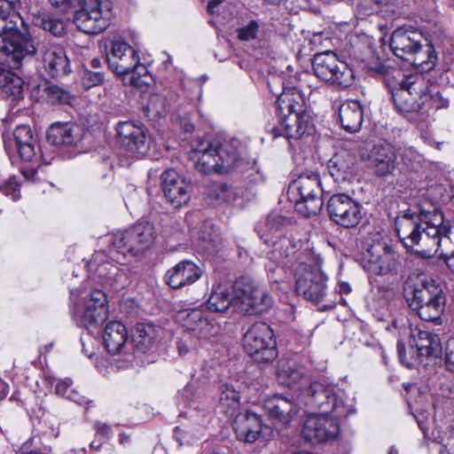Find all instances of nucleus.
<instances>
[{
	"label": "nucleus",
	"instance_id": "nucleus-1",
	"mask_svg": "<svg viewBox=\"0 0 454 454\" xmlns=\"http://www.w3.org/2000/svg\"><path fill=\"white\" fill-rule=\"evenodd\" d=\"M430 207H419V212L404 210L395 217V232L407 251L422 259L445 257L448 268L454 272V254L448 256L441 249L442 243L449 239L450 225L440 209L434 205Z\"/></svg>",
	"mask_w": 454,
	"mask_h": 454
},
{
	"label": "nucleus",
	"instance_id": "nucleus-2",
	"mask_svg": "<svg viewBox=\"0 0 454 454\" xmlns=\"http://www.w3.org/2000/svg\"><path fill=\"white\" fill-rule=\"evenodd\" d=\"M19 0H0V63L20 68L22 62L35 56L37 47L17 12Z\"/></svg>",
	"mask_w": 454,
	"mask_h": 454
},
{
	"label": "nucleus",
	"instance_id": "nucleus-3",
	"mask_svg": "<svg viewBox=\"0 0 454 454\" xmlns=\"http://www.w3.org/2000/svg\"><path fill=\"white\" fill-rule=\"evenodd\" d=\"M241 144L236 139L224 140L214 145L208 140L199 139L190 153L194 168L203 174H227L232 171L254 169V166L241 157Z\"/></svg>",
	"mask_w": 454,
	"mask_h": 454
},
{
	"label": "nucleus",
	"instance_id": "nucleus-4",
	"mask_svg": "<svg viewBox=\"0 0 454 454\" xmlns=\"http://www.w3.org/2000/svg\"><path fill=\"white\" fill-rule=\"evenodd\" d=\"M389 46L397 58L410 61L420 72L433 70L438 60L434 45L419 28L411 25L395 28L391 35Z\"/></svg>",
	"mask_w": 454,
	"mask_h": 454
},
{
	"label": "nucleus",
	"instance_id": "nucleus-5",
	"mask_svg": "<svg viewBox=\"0 0 454 454\" xmlns=\"http://www.w3.org/2000/svg\"><path fill=\"white\" fill-rule=\"evenodd\" d=\"M404 298L421 320L442 325L447 295L441 282L426 278L419 285L406 283Z\"/></svg>",
	"mask_w": 454,
	"mask_h": 454
},
{
	"label": "nucleus",
	"instance_id": "nucleus-6",
	"mask_svg": "<svg viewBox=\"0 0 454 454\" xmlns=\"http://www.w3.org/2000/svg\"><path fill=\"white\" fill-rule=\"evenodd\" d=\"M301 95L290 91L281 93L276 101L279 114V124L271 130L273 137L280 136L286 139H299L313 129L310 117L300 103Z\"/></svg>",
	"mask_w": 454,
	"mask_h": 454
},
{
	"label": "nucleus",
	"instance_id": "nucleus-7",
	"mask_svg": "<svg viewBox=\"0 0 454 454\" xmlns=\"http://www.w3.org/2000/svg\"><path fill=\"white\" fill-rule=\"evenodd\" d=\"M409 356L402 340H398L396 344L399 360L407 368L427 367L441 356L442 347L437 334L409 327Z\"/></svg>",
	"mask_w": 454,
	"mask_h": 454
},
{
	"label": "nucleus",
	"instance_id": "nucleus-8",
	"mask_svg": "<svg viewBox=\"0 0 454 454\" xmlns=\"http://www.w3.org/2000/svg\"><path fill=\"white\" fill-rule=\"evenodd\" d=\"M106 61L116 74H130V83L134 86H139L140 78L148 72L146 67L140 63L137 51L122 40L111 42L110 48H106Z\"/></svg>",
	"mask_w": 454,
	"mask_h": 454
},
{
	"label": "nucleus",
	"instance_id": "nucleus-9",
	"mask_svg": "<svg viewBox=\"0 0 454 454\" xmlns=\"http://www.w3.org/2000/svg\"><path fill=\"white\" fill-rule=\"evenodd\" d=\"M314 74L320 80L339 88L345 89L354 82L353 69L332 50H325L314 54L312 59Z\"/></svg>",
	"mask_w": 454,
	"mask_h": 454
},
{
	"label": "nucleus",
	"instance_id": "nucleus-10",
	"mask_svg": "<svg viewBox=\"0 0 454 454\" xmlns=\"http://www.w3.org/2000/svg\"><path fill=\"white\" fill-rule=\"evenodd\" d=\"M309 403L322 413H335L336 417H348L356 412L354 402L344 392L318 381L312 382L306 389Z\"/></svg>",
	"mask_w": 454,
	"mask_h": 454
},
{
	"label": "nucleus",
	"instance_id": "nucleus-11",
	"mask_svg": "<svg viewBox=\"0 0 454 454\" xmlns=\"http://www.w3.org/2000/svg\"><path fill=\"white\" fill-rule=\"evenodd\" d=\"M300 199L295 203V210L306 217L317 215L324 205L322 182L319 174L306 172L301 174L290 185Z\"/></svg>",
	"mask_w": 454,
	"mask_h": 454
},
{
	"label": "nucleus",
	"instance_id": "nucleus-12",
	"mask_svg": "<svg viewBox=\"0 0 454 454\" xmlns=\"http://www.w3.org/2000/svg\"><path fill=\"white\" fill-rule=\"evenodd\" d=\"M364 270L376 276L397 273L401 258L390 240L379 239L368 247L361 262Z\"/></svg>",
	"mask_w": 454,
	"mask_h": 454
},
{
	"label": "nucleus",
	"instance_id": "nucleus-13",
	"mask_svg": "<svg viewBox=\"0 0 454 454\" xmlns=\"http://www.w3.org/2000/svg\"><path fill=\"white\" fill-rule=\"evenodd\" d=\"M74 12V23L85 34L97 35L110 25L112 5L107 0H84Z\"/></svg>",
	"mask_w": 454,
	"mask_h": 454
},
{
	"label": "nucleus",
	"instance_id": "nucleus-14",
	"mask_svg": "<svg viewBox=\"0 0 454 454\" xmlns=\"http://www.w3.org/2000/svg\"><path fill=\"white\" fill-rule=\"evenodd\" d=\"M245 351L257 363L273 361L277 356V342L273 330L264 322L252 325L243 337Z\"/></svg>",
	"mask_w": 454,
	"mask_h": 454
},
{
	"label": "nucleus",
	"instance_id": "nucleus-15",
	"mask_svg": "<svg viewBox=\"0 0 454 454\" xmlns=\"http://www.w3.org/2000/svg\"><path fill=\"white\" fill-rule=\"evenodd\" d=\"M153 223L139 221L114 236L113 244L119 253L137 256L149 249L155 240Z\"/></svg>",
	"mask_w": 454,
	"mask_h": 454
},
{
	"label": "nucleus",
	"instance_id": "nucleus-16",
	"mask_svg": "<svg viewBox=\"0 0 454 454\" xmlns=\"http://www.w3.org/2000/svg\"><path fill=\"white\" fill-rule=\"evenodd\" d=\"M407 87L394 93L392 101L395 110L403 117L412 120L416 114H425V92L427 90V80L424 77H411Z\"/></svg>",
	"mask_w": 454,
	"mask_h": 454
},
{
	"label": "nucleus",
	"instance_id": "nucleus-17",
	"mask_svg": "<svg viewBox=\"0 0 454 454\" xmlns=\"http://www.w3.org/2000/svg\"><path fill=\"white\" fill-rule=\"evenodd\" d=\"M325 207L330 220L342 228H355L363 219L362 204L348 193L333 194Z\"/></svg>",
	"mask_w": 454,
	"mask_h": 454
},
{
	"label": "nucleus",
	"instance_id": "nucleus-18",
	"mask_svg": "<svg viewBox=\"0 0 454 454\" xmlns=\"http://www.w3.org/2000/svg\"><path fill=\"white\" fill-rule=\"evenodd\" d=\"M295 291L315 303L326 294L327 276L317 266L300 263L294 271Z\"/></svg>",
	"mask_w": 454,
	"mask_h": 454
},
{
	"label": "nucleus",
	"instance_id": "nucleus-19",
	"mask_svg": "<svg viewBox=\"0 0 454 454\" xmlns=\"http://www.w3.org/2000/svg\"><path fill=\"white\" fill-rule=\"evenodd\" d=\"M335 413H314L307 417L301 434L307 442L313 444L335 439L340 431V419Z\"/></svg>",
	"mask_w": 454,
	"mask_h": 454
},
{
	"label": "nucleus",
	"instance_id": "nucleus-20",
	"mask_svg": "<svg viewBox=\"0 0 454 454\" xmlns=\"http://www.w3.org/2000/svg\"><path fill=\"white\" fill-rule=\"evenodd\" d=\"M115 131L117 142L134 157L141 158L148 153L150 144L141 126L130 121H119Z\"/></svg>",
	"mask_w": 454,
	"mask_h": 454
},
{
	"label": "nucleus",
	"instance_id": "nucleus-21",
	"mask_svg": "<svg viewBox=\"0 0 454 454\" xmlns=\"http://www.w3.org/2000/svg\"><path fill=\"white\" fill-rule=\"evenodd\" d=\"M238 304L247 306L242 309L247 313H262L267 310L272 302L267 292L253 282L240 279L234 284Z\"/></svg>",
	"mask_w": 454,
	"mask_h": 454
},
{
	"label": "nucleus",
	"instance_id": "nucleus-22",
	"mask_svg": "<svg viewBox=\"0 0 454 454\" xmlns=\"http://www.w3.org/2000/svg\"><path fill=\"white\" fill-rule=\"evenodd\" d=\"M108 317V305L106 294L99 289L91 290L84 297V310L80 325L89 332H92Z\"/></svg>",
	"mask_w": 454,
	"mask_h": 454
},
{
	"label": "nucleus",
	"instance_id": "nucleus-23",
	"mask_svg": "<svg viewBox=\"0 0 454 454\" xmlns=\"http://www.w3.org/2000/svg\"><path fill=\"white\" fill-rule=\"evenodd\" d=\"M164 196L175 208L186 205L191 198L192 185L174 169L164 171L161 176Z\"/></svg>",
	"mask_w": 454,
	"mask_h": 454
},
{
	"label": "nucleus",
	"instance_id": "nucleus-24",
	"mask_svg": "<svg viewBox=\"0 0 454 454\" xmlns=\"http://www.w3.org/2000/svg\"><path fill=\"white\" fill-rule=\"evenodd\" d=\"M369 163L375 176L386 177L397 168V149L386 141L375 144L369 154Z\"/></svg>",
	"mask_w": 454,
	"mask_h": 454
},
{
	"label": "nucleus",
	"instance_id": "nucleus-25",
	"mask_svg": "<svg viewBox=\"0 0 454 454\" xmlns=\"http://www.w3.org/2000/svg\"><path fill=\"white\" fill-rule=\"evenodd\" d=\"M177 321L198 338H208L218 333L219 326L212 324L201 308L182 309L176 314Z\"/></svg>",
	"mask_w": 454,
	"mask_h": 454
},
{
	"label": "nucleus",
	"instance_id": "nucleus-26",
	"mask_svg": "<svg viewBox=\"0 0 454 454\" xmlns=\"http://www.w3.org/2000/svg\"><path fill=\"white\" fill-rule=\"evenodd\" d=\"M263 407L275 427H280L289 425L299 411V407L294 399L278 394L267 398Z\"/></svg>",
	"mask_w": 454,
	"mask_h": 454
},
{
	"label": "nucleus",
	"instance_id": "nucleus-27",
	"mask_svg": "<svg viewBox=\"0 0 454 454\" xmlns=\"http://www.w3.org/2000/svg\"><path fill=\"white\" fill-rule=\"evenodd\" d=\"M232 427L239 441L253 443L262 434L264 425L260 415L245 411L235 416Z\"/></svg>",
	"mask_w": 454,
	"mask_h": 454
},
{
	"label": "nucleus",
	"instance_id": "nucleus-28",
	"mask_svg": "<svg viewBox=\"0 0 454 454\" xmlns=\"http://www.w3.org/2000/svg\"><path fill=\"white\" fill-rule=\"evenodd\" d=\"M42 62L45 73L51 78H60L71 73L69 59L59 44H50L43 51Z\"/></svg>",
	"mask_w": 454,
	"mask_h": 454
},
{
	"label": "nucleus",
	"instance_id": "nucleus-29",
	"mask_svg": "<svg viewBox=\"0 0 454 454\" xmlns=\"http://www.w3.org/2000/svg\"><path fill=\"white\" fill-rule=\"evenodd\" d=\"M202 275L201 269L189 260H184L165 274L166 283L173 289H180L195 283Z\"/></svg>",
	"mask_w": 454,
	"mask_h": 454
},
{
	"label": "nucleus",
	"instance_id": "nucleus-30",
	"mask_svg": "<svg viewBox=\"0 0 454 454\" xmlns=\"http://www.w3.org/2000/svg\"><path fill=\"white\" fill-rule=\"evenodd\" d=\"M46 137L51 145L74 146L82 138V129L74 122H55L48 129Z\"/></svg>",
	"mask_w": 454,
	"mask_h": 454
},
{
	"label": "nucleus",
	"instance_id": "nucleus-31",
	"mask_svg": "<svg viewBox=\"0 0 454 454\" xmlns=\"http://www.w3.org/2000/svg\"><path fill=\"white\" fill-rule=\"evenodd\" d=\"M238 305L234 286L218 284L213 286L207 300L208 310L215 313H224L230 308Z\"/></svg>",
	"mask_w": 454,
	"mask_h": 454
},
{
	"label": "nucleus",
	"instance_id": "nucleus-32",
	"mask_svg": "<svg viewBox=\"0 0 454 454\" xmlns=\"http://www.w3.org/2000/svg\"><path fill=\"white\" fill-rule=\"evenodd\" d=\"M339 120L343 129L349 133L360 130L364 108L358 100H346L339 106Z\"/></svg>",
	"mask_w": 454,
	"mask_h": 454
},
{
	"label": "nucleus",
	"instance_id": "nucleus-33",
	"mask_svg": "<svg viewBox=\"0 0 454 454\" xmlns=\"http://www.w3.org/2000/svg\"><path fill=\"white\" fill-rule=\"evenodd\" d=\"M103 341L106 349L112 355L123 350L129 339L128 330L121 321H110L103 332Z\"/></svg>",
	"mask_w": 454,
	"mask_h": 454
},
{
	"label": "nucleus",
	"instance_id": "nucleus-34",
	"mask_svg": "<svg viewBox=\"0 0 454 454\" xmlns=\"http://www.w3.org/2000/svg\"><path fill=\"white\" fill-rule=\"evenodd\" d=\"M366 67L374 74H383L384 82L391 94V98L394 97V93L399 92L407 87V82L410 78L423 77L418 74L406 75L401 70L388 68L381 64H377L375 67L366 66Z\"/></svg>",
	"mask_w": 454,
	"mask_h": 454
},
{
	"label": "nucleus",
	"instance_id": "nucleus-35",
	"mask_svg": "<svg viewBox=\"0 0 454 454\" xmlns=\"http://www.w3.org/2000/svg\"><path fill=\"white\" fill-rule=\"evenodd\" d=\"M159 339L160 330L152 324H137L131 335V342L134 348L142 353L153 349Z\"/></svg>",
	"mask_w": 454,
	"mask_h": 454
},
{
	"label": "nucleus",
	"instance_id": "nucleus-36",
	"mask_svg": "<svg viewBox=\"0 0 454 454\" xmlns=\"http://www.w3.org/2000/svg\"><path fill=\"white\" fill-rule=\"evenodd\" d=\"M355 158L347 151L336 153L328 161L329 174L336 183H343L352 177Z\"/></svg>",
	"mask_w": 454,
	"mask_h": 454
},
{
	"label": "nucleus",
	"instance_id": "nucleus-37",
	"mask_svg": "<svg viewBox=\"0 0 454 454\" xmlns=\"http://www.w3.org/2000/svg\"><path fill=\"white\" fill-rule=\"evenodd\" d=\"M281 225V217L278 215L271 214L267 216L263 225H258L256 227L261 239H262L266 244H271L273 246L274 249L271 251V255L276 260L279 259L276 254L278 248H281L287 242L286 239H279L278 240L274 239L278 238L277 233Z\"/></svg>",
	"mask_w": 454,
	"mask_h": 454
},
{
	"label": "nucleus",
	"instance_id": "nucleus-38",
	"mask_svg": "<svg viewBox=\"0 0 454 454\" xmlns=\"http://www.w3.org/2000/svg\"><path fill=\"white\" fill-rule=\"evenodd\" d=\"M13 139L20 159L31 161L35 155V139L27 125L18 126L13 132Z\"/></svg>",
	"mask_w": 454,
	"mask_h": 454
},
{
	"label": "nucleus",
	"instance_id": "nucleus-39",
	"mask_svg": "<svg viewBox=\"0 0 454 454\" xmlns=\"http://www.w3.org/2000/svg\"><path fill=\"white\" fill-rule=\"evenodd\" d=\"M23 80L9 70L0 69V93L12 100L23 98Z\"/></svg>",
	"mask_w": 454,
	"mask_h": 454
},
{
	"label": "nucleus",
	"instance_id": "nucleus-40",
	"mask_svg": "<svg viewBox=\"0 0 454 454\" xmlns=\"http://www.w3.org/2000/svg\"><path fill=\"white\" fill-rule=\"evenodd\" d=\"M219 391V411L227 417L236 416L240 406L239 393L230 384H222Z\"/></svg>",
	"mask_w": 454,
	"mask_h": 454
},
{
	"label": "nucleus",
	"instance_id": "nucleus-41",
	"mask_svg": "<svg viewBox=\"0 0 454 454\" xmlns=\"http://www.w3.org/2000/svg\"><path fill=\"white\" fill-rule=\"evenodd\" d=\"M305 373L306 369L294 360L281 361L278 366V380L289 387L303 380Z\"/></svg>",
	"mask_w": 454,
	"mask_h": 454
},
{
	"label": "nucleus",
	"instance_id": "nucleus-42",
	"mask_svg": "<svg viewBox=\"0 0 454 454\" xmlns=\"http://www.w3.org/2000/svg\"><path fill=\"white\" fill-rule=\"evenodd\" d=\"M35 26L50 32L54 36H61L66 30L65 21L47 12L37 13L33 18Z\"/></svg>",
	"mask_w": 454,
	"mask_h": 454
},
{
	"label": "nucleus",
	"instance_id": "nucleus-43",
	"mask_svg": "<svg viewBox=\"0 0 454 454\" xmlns=\"http://www.w3.org/2000/svg\"><path fill=\"white\" fill-rule=\"evenodd\" d=\"M45 100L51 105H69L72 101L70 92L56 84H49L43 90Z\"/></svg>",
	"mask_w": 454,
	"mask_h": 454
},
{
	"label": "nucleus",
	"instance_id": "nucleus-44",
	"mask_svg": "<svg viewBox=\"0 0 454 454\" xmlns=\"http://www.w3.org/2000/svg\"><path fill=\"white\" fill-rule=\"evenodd\" d=\"M101 254H96L91 262H89V270L95 273L99 278L108 280L112 278L116 273L117 268L108 262L99 263L98 261Z\"/></svg>",
	"mask_w": 454,
	"mask_h": 454
},
{
	"label": "nucleus",
	"instance_id": "nucleus-45",
	"mask_svg": "<svg viewBox=\"0 0 454 454\" xmlns=\"http://www.w3.org/2000/svg\"><path fill=\"white\" fill-rule=\"evenodd\" d=\"M427 99L425 100V114L429 108L435 110L447 109L450 106V99L439 90H431L427 83V90L425 92Z\"/></svg>",
	"mask_w": 454,
	"mask_h": 454
},
{
	"label": "nucleus",
	"instance_id": "nucleus-46",
	"mask_svg": "<svg viewBox=\"0 0 454 454\" xmlns=\"http://www.w3.org/2000/svg\"><path fill=\"white\" fill-rule=\"evenodd\" d=\"M215 200L231 203L237 198L236 189L225 183L214 184L211 188Z\"/></svg>",
	"mask_w": 454,
	"mask_h": 454
},
{
	"label": "nucleus",
	"instance_id": "nucleus-47",
	"mask_svg": "<svg viewBox=\"0 0 454 454\" xmlns=\"http://www.w3.org/2000/svg\"><path fill=\"white\" fill-rule=\"evenodd\" d=\"M174 437L181 446L193 444L199 439L194 429L188 425L176 427L174 428Z\"/></svg>",
	"mask_w": 454,
	"mask_h": 454
},
{
	"label": "nucleus",
	"instance_id": "nucleus-48",
	"mask_svg": "<svg viewBox=\"0 0 454 454\" xmlns=\"http://www.w3.org/2000/svg\"><path fill=\"white\" fill-rule=\"evenodd\" d=\"M105 81V73L101 70H90L85 67L82 74V84L84 89L102 85Z\"/></svg>",
	"mask_w": 454,
	"mask_h": 454
},
{
	"label": "nucleus",
	"instance_id": "nucleus-49",
	"mask_svg": "<svg viewBox=\"0 0 454 454\" xmlns=\"http://www.w3.org/2000/svg\"><path fill=\"white\" fill-rule=\"evenodd\" d=\"M309 43L312 46L311 49L317 53L325 50H330L329 47L332 44V41L326 34L320 32L316 33L311 36Z\"/></svg>",
	"mask_w": 454,
	"mask_h": 454
},
{
	"label": "nucleus",
	"instance_id": "nucleus-50",
	"mask_svg": "<svg viewBox=\"0 0 454 454\" xmlns=\"http://www.w3.org/2000/svg\"><path fill=\"white\" fill-rule=\"evenodd\" d=\"M1 191L11 196L12 200H17L20 199V184L17 181L16 176L9 177L4 184L1 185Z\"/></svg>",
	"mask_w": 454,
	"mask_h": 454
},
{
	"label": "nucleus",
	"instance_id": "nucleus-51",
	"mask_svg": "<svg viewBox=\"0 0 454 454\" xmlns=\"http://www.w3.org/2000/svg\"><path fill=\"white\" fill-rule=\"evenodd\" d=\"M259 23L256 20H251L243 27L238 29V37L241 41H249L254 39L259 30Z\"/></svg>",
	"mask_w": 454,
	"mask_h": 454
},
{
	"label": "nucleus",
	"instance_id": "nucleus-52",
	"mask_svg": "<svg viewBox=\"0 0 454 454\" xmlns=\"http://www.w3.org/2000/svg\"><path fill=\"white\" fill-rule=\"evenodd\" d=\"M96 435L106 441L109 440L113 435V430L110 425L101 421H96L93 425Z\"/></svg>",
	"mask_w": 454,
	"mask_h": 454
},
{
	"label": "nucleus",
	"instance_id": "nucleus-53",
	"mask_svg": "<svg viewBox=\"0 0 454 454\" xmlns=\"http://www.w3.org/2000/svg\"><path fill=\"white\" fill-rule=\"evenodd\" d=\"M398 155L401 157L402 161L406 166L407 169H412L414 168L413 160L417 154L411 148L397 150V156Z\"/></svg>",
	"mask_w": 454,
	"mask_h": 454
},
{
	"label": "nucleus",
	"instance_id": "nucleus-54",
	"mask_svg": "<svg viewBox=\"0 0 454 454\" xmlns=\"http://www.w3.org/2000/svg\"><path fill=\"white\" fill-rule=\"evenodd\" d=\"M33 438L25 442L16 454H49L45 450H42L35 444Z\"/></svg>",
	"mask_w": 454,
	"mask_h": 454
},
{
	"label": "nucleus",
	"instance_id": "nucleus-55",
	"mask_svg": "<svg viewBox=\"0 0 454 454\" xmlns=\"http://www.w3.org/2000/svg\"><path fill=\"white\" fill-rule=\"evenodd\" d=\"M73 385V380L69 378L65 380H61L57 382L55 386V391L58 395L65 396L66 398L70 394L71 386Z\"/></svg>",
	"mask_w": 454,
	"mask_h": 454
},
{
	"label": "nucleus",
	"instance_id": "nucleus-56",
	"mask_svg": "<svg viewBox=\"0 0 454 454\" xmlns=\"http://www.w3.org/2000/svg\"><path fill=\"white\" fill-rule=\"evenodd\" d=\"M444 360L446 368L454 372V340L447 343Z\"/></svg>",
	"mask_w": 454,
	"mask_h": 454
},
{
	"label": "nucleus",
	"instance_id": "nucleus-57",
	"mask_svg": "<svg viewBox=\"0 0 454 454\" xmlns=\"http://www.w3.org/2000/svg\"><path fill=\"white\" fill-rule=\"evenodd\" d=\"M201 239L208 243H216L218 239V234L216 231L213 229V227L205 224L203 226V230L201 231Z\"/></svg>",
	"mask_w": 454,
	"mask_h": 454
},
{
	"label": "nucleus",
	"instance_id": "nucleus-58",
	"mask_svg": "<svg viewBox=\"0 0 454 454\" xmlns=\"http://www.w3.org/2000/svg\"><path fill=\"white\" fill-rule=\"evenodd\" d=\"M400 0H364V4L369 5L371 12H378V10L373 6H380V5H396L398 4Z\"/></svg>",
	"mask_w": 454,
	"mask_h": 454
},
{
	"label": "nucleus",
	"instance_id": "nucleus-59",
	"mask_svg": "<svg viewBox=\"0 0 454 454\" xmlns=\"http://www.w3.org/2000/svg\"><path fill=\"white\" fill-rule=\"evenodd\" d=\"M67 399L80 405H86L90 402L85 396L82 395L80 393L74 389L70 390V394L67 395Z\"/></svg>",
	"mask_w": 454,
	"mask_h": 454
},
{
	"label": "nucleus",
	"instance_id": "nucleus-60",
	"mask_svg": "<svg viewBox=\"0 0 454 454\" xmlns=\"http://www.w3.org/2000/svg\"><path fill=\"white\" fill-rule=\"evenodd\" d=\"M223 0H211L208 2L207 9L210 14H215L218 12V6L222 4Z\"/></svg>",
	"mask_w": 454,
	"mask_h": 454
},
{
	"label": "nucleus",
	"instance_id": "nucleus-61",
	"mask_svg": "<svg viewBox=\"0 0 454 454\" xmlns=\"http://www.w3.org/2000/svg\"><path fill=\"white\" fill-rule=\"evenodd\" d=\"M176 348L180 356H185L190 351L189 346L183 340L176 342Z\"/></svg>",
	"mask_w": 454,
	"mask_h": 454
},
{
	"label": "nucleus",
	"instance_id": "nucleus-62",
	"mask_svg": "<svg viewBox=\"0 0 454 454\" xmlns=\"http://www.w3.org/2000/svg\"><path fill=\"white\" fill-rule=\"evenodd\" d=\"M103 67V62L98 58H93L89 62V69L90 70H101Z\"/></svg>",
	"mask_w": 454,
	"mask_h": 454
},
{
	"label": "nucleus",
	"instance_id": "nucleus-63",
	"mask_svg": "<svg viewBox=\"0 0 454 454\" xmlns=\"http://www.w3.org/2000/svg\"><path fill=\"white\" fill-rule=\"evenodd\" d=\"M338 291L341 294H348L351 292V286L348 282H340L338 286Z\"/></svg>",
	"mask_w": 454,
	"mask_h": 454
},
{
	"label": "nucleus",
	"instance_id": "nucleus-64",
	"mask_svg": "<svg viewBox=\"0 0 454 454\" xmlns=\"http://www.w3.org/2000/svg\"><path fill=\"white\" fill-rule=\"evenodd\" d=\"M8 385L2 379H0V400L5 398L8 394Z\"/></svg>",
	"mask_w": 454,
	"mask_h": 454
}]
</instances>
